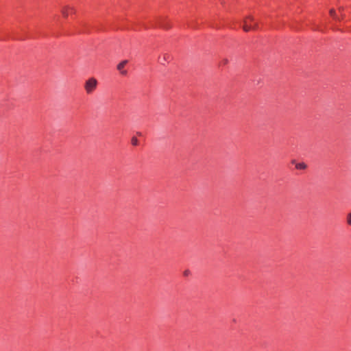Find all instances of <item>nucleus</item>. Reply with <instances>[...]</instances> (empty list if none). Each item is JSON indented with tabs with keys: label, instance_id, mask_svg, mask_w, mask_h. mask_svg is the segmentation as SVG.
<instances>
[{
	"label": "nucleus",
	"instance_id": "obj_4",
	"mask_svg": "<svg viewBox=\"0 0 351 351\" xmlns=\"http://www.w3.org/2000/svg\"><path fill=\"white\" fill-rule=\"evenodd\" d=\"M97 86V80L95 77H90L86 81L84 88L87 94H91Z\"/></svg>",
	"mask_w": 351,
	"mask_h": 351
},
{
	"label": "nucleus",
	"instance_id": "obj_5",
	"mask_svg": "<svg viewBox=\"0 0 351 351\" xmlns=\"http://www.w3.org/2000/svg\"><path fill=\"white\" fill-rule=\"evenodd\" d=\"M62 14L64 18L68 17L69 15H72L75 13L74 8L69 5H66L62 8Z\"/></svg>",
	"mask_w": 351,
	"mask_h": 351
},
{
	"label": "nucleus",
	"instance_id": "obj_7",
	"mask_svg": "<svg viewBox=\"0 0 351 351\" xmlns=\"http://www.w3.org/2000/svg\"><path fill=\"white\" fill-rule=\"evenodd\" d=\"M172 59V57L169 53H165L162 55V56H160L158 58V62L161 64L165 65L166 63L169 62Z\"/></svg>",
	"mask_w": 351,
	"mask_h": 351
},
{
	"label": "nucleus",
	"instance_id": "obj_12",
	"mask_svg": "<svg viewBox=\"0 0 351 351\" xmlns=\"http://www.w3.org/2000/svg\"><path fill=\"white\" fill-rule=\"evenodd\" d=\"M228 63V59H223V60L219 62V66H223L226 65Z\"/></svg>",
	"mask_w": 351,
	"mask_h": 351
},
{
	"label": "nucleus",
	"instance_id": "obj_3",
	"mask_svg": "<svg viewBox=\"0 0 351 351\" xmlns=\"http://www.w3.org/2000/svg\"><path fill=\"white\" fill-rule=\"evenodd\" d=\"M150 27H160L165 29H168L171 28V25L169 21L163 16H160L155 19L154 21H152L150 24Z\"/></svg>",
	"mask_w": 351,
	"mask_h": 351
},
{
	"label": "nucleus",
	"instance_id": "obj_14",
	"mask_svg": "<svg viewBox=\"0 0 351 351\" xmlns=\"http://www.w3.org/2000/svg\"><path fill=\"white\" fill-rule=\"evenodd\" d=\"M189 273V271L186 270V271H184V276H187Z\"/></svg>",
	"mask_w": 351,
	"mask_h": 351
},
{
	"label": "nucleus",
	"instance_id": "obj_15",
	"mask_svg": "<svg viewBox=\"0 0 351 351\" xmlns=\"http://www.w3.org/2000/svg\"><path fill=\"white\" fill-rule=\"evenodd\" d=\"M137 135L141 136V132H137Z\"/></svg>",
	"mask_w": 351,
	"mask_h": 351
},
{
	"label": "nucleus",
	"instance_id": "obj_9",
	"mask_svg": "<svg viewBox=\"0 0 351 351\" xmlns=\"http://www.w3.org/2000/svg\"><path fill=\"white\" fill-rule=\"evenodd\" d=\"M127 62V60H123L117 65V69L120 71L122 74H125L127 73L126 71H122V69L125 66Z\"/></svg>",
	"mask_w": 351,
	"mask_h": 351
},
{
	"label": "nucleus",
	"instance_id": "obj_2",
	"mask_svg": "<svg viewBox=\"0 0 351 351\" xmlns=\"http://www.w3.org/2000/svg\"><path fill=\"white\" fill-rule=\"evenodd\" d=\"M243 29L244 32L256 31L259 29V24L255 21L254 17L248 16L243 20Z\"/></svg>",
	"mask_w": 351,
	"mask_h": 351
},
{
	"label": "nucleus",
	"instance_id": "obj_13",
	"mask_svg": "<svg viewBox=\"0 0 351 351\" xmlns=\"http://www.w3.org/2000/svg\"><path fill=\"white\" fill-rule=\"evenodd\" d=\"M346 221L347 223L351 226V212L348 214Z\"/></svg>",
	"mask_w": 351,
	"mask_h": 351
},
{
	"label": "nucleus",
	"instance_id": "obj_10",
	"mask_svg": "<svg viewBox=\"0 0 351 351\" xmlns=\"http://www.w3.org/2000/svg\"><path fill=\"white\" fill-rule=\"evenodd\" d=\"M131 143L133 146L138 145V140L136 137L133 136L131 139Z\"/></svg>",
	"mask_w": 351,
	"mask_h": 351
},
{
	"label": "nucleus",
	"instance_id": "obj_1",
	"mask_svg": "<svg viewBox=\"0 0 351 351\" xmlns=\"http://www.w3.org/2000/svg\"><path fill=\"white\" fill-rule=\"evenodd\" d=\"M28 37L25 32H23L21 34H19L17 32H15L14 30H12L11 32L8 29L3 30L0 35V40H6L8 38L12 39H18V40H23Z\"/></svg>",
	"mask_w": 351,
	"mask_h": 351
},
{
	"label": "nucleus",
	"instance_id": "obj_8",
	"mask_svg": "<svg viewBox=\"0 0 351 351\" xmlns=\"http://www.w3.org/2000/svg\"><path fill=\"white\" fill-rule=\"evenodd\" d=\"M291 163L295 164V169H299V170H304L307 168V165H306V163H304L303 162L297 163L295 162V160H292Z\"/></svg>",
	"mask_w": 351,
	"mask_h": 351
},
{
	"label": "nucleus",
	"instance_id": "obj_6",
	"mask_svg": "<svg viewBox=\"0 0 351 351\" xmlns=\"http://www.w3.org/2000/svg\"><path fill=\"white\" fill-rule=\"evenodd\" d=\"M79 29L77 31L79 33H88L90 32V27L88 23L85 21H80L78 24Z\"/></svg>",
	"mask_w": 351,
	"mask_h": 351
},
{
	"label": "nucleus",
	"instance_id": "obj_11",
	"mask_svg": "<svg viewBox=\"0 0 351 351\" xmlns=\"http://www.w3.org/2000/svg\"><path fill=\"white\" fill-rule=\"evenodd\" d=\"M330 16L333 19L336 17V11L334 9H330L329 11Z\"/></svg>",
	"mask_w": 351,
	"mask_h": 351
}]
</instances>
